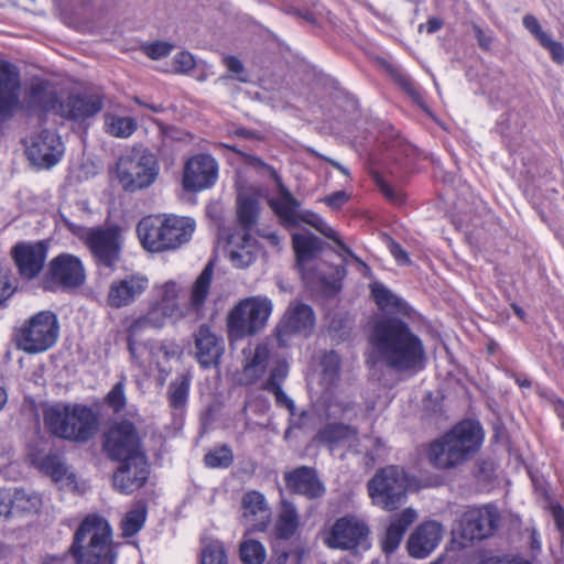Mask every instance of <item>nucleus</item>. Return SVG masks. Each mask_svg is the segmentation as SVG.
Listing matches in <instances>:
<instances>
[{"mask_svg": "<svg viewBox=\"0 0 564 564\" xmlns=\"http://www.w3.org/2000/svg\"><path fill=\"white\" fill-rule=\"evenodd\" d=\"M378 359L398 371H416L423 368L425 349L421 338L410 326L395 317L378 319L369 335Z\"/></svg>", "mask_w": 564, "mask_h": 564, "instance_id": "nucleus-1", "label": "nucleus"}, {"mask_svg": "<svg viewBox=\"0 0 564 564\" xmlns=\"http://www.w3.org/2000/svg\"><path fill=\"white\" fill-rule=\"evenodd\" d=\"M484 432L479 423L465 420L431 443L427 452L430 463L437 469L454 468L471 458L480 448Z\"/></svg>", "mask_w": 564, "mask_h": 564, "instance_id": "nucleus-2", "label": "nucleus"}, {"mask_svg": "<svg viewBox=\"0 0 564 564\" xmlns=\"http://www.w3.org/2000/svg\"><path fill=\"white\" fill-rule=\"evenodd\" d=\"M194 231V219L173 214L148 216L137 226L143 248L151 252L175 250L187 243Z\"/></svg>", "mask_w": 564, "mask_h": 564, "instance_id": "nucleus-3", "label": "nucleus"}, {"mask_svg": "<svg viewBox=\"0 0 564 564\" xmlns=\"http://www.w3.org/2000/svg\"><path fill=\"white\" fill-rule=\"evenodd\" d=\"M98 416L95 411L79 403H55L44 411V424L56 437L86 443L98 431Z\"/></svg>", "mask_w": 564, "mask_h": 564, "instance_id": "nucleus-4", "label": "nucleus"}, {"mask_svg": "<svg viewBox=\"0 0 564 564\" xmlns=\"http://www.w3.org/2000/svg\"><path fill=\"white\" fill-rule=\"evenodd\" d=\"M279 194L268 200L269 206L279 217L280 221L285 227H295L301 223L307 224L319 231L323 236L332 239L340 249L339 256H349L361 268L364 273L370 271L369 267L357 257L339 238L337 232L327 225V223L316 213L308 209H301L300 202L291 194V192L281 183L276 177Z\"/></svg>", "mask_w": 564, "mask_h": 564, "instance_id": "nucleus-5", "label": "nucleus"}, {"mask_svg": "<svg viewBox=\"0 0 564 564\" xmlns=\"http://www.w3.org/2000/svg\"><path fill=\"white\" fill-rule=\"evenodd\" d=\"M69 552L76 564H102L115 560L109 523L99 516H87L74 534Z\"/></svg>", "mask_w": 564, "mask_h": 564, "instance_id": "nucleus-6", "label": "nucleus"}, {"mask_svg": "<svg viewBox=\"0 0 564 564\" xmlns=\"http://www.w3.org/2000/svg\"><path fill=\"white\" fill-rule=\"evenodd\" d=\"M213 274V264L208 263L192 286L188 304L180 303L184 290L173 280L154 284L151 291V299L170 313L172 322L176 323L187 315L188 310L195 313H199L203 310L209 294Z\"/></svg>", "mask_w": 564, "mask_h": 564, "instance_id": "nucleus-7", "label": "nucleus"}, {"mask_svg": "<svg viewBox=\"0 0 564 564\" xmlns=\"http://www.w3.org/2000/svg\"><path fill=\"white\" fill-rule=\"evenodd\" d=\"M272 308V301L263 295L241 300L228 315L230 336L242 338L259 333L267 325Z\"/></svg>", "mask_w": 564, "mask_h": 564, "instance_id": "nucleus-8", "label": "nucleus"}, {"mask_svg": "<svg viewBox=\"0 0 564 564\" xmlns=\"http://www.w3.org/2000/svg\"><path fill=\"white\" fill-rule=\"evenodd\" d=\"M58 333L56 315L51 311H42L31 316L19 328L15 336L17 345L28 354L43 352L55 345Z\"/></svg>", "mask_w": 564, "mask_h": 564, "instance_id": "nucleus-9", "label": "nucleus"}, {"mask_svg": "<svg viewBox=\"0 0 564 564\" xmlns=\"http://www.w3.org/2000/svg\"><path fill=\"white\" fill-rule=\"evenodd\" d=\"M406 484V476L402 468L388 466L378 470L368 481L367 487L373 505L392 511L404 502Z\"/></svg>", "mask_w": 564, "mask_h": 564, "instance_id": "nucleus-10", "label": "nucleus"}, {"mask_svg": "<svg viewBox=\"0 0 564 564\" xmlns=\"http://www.w3.org/2000/svg\"><path fill=\"white\" fill-rule=\"evenodd\" d=\"M293 247L296 256V264L305 283L314 285L319 283L330 289H339V281L345 276L344 267L332 268L333 276L328 279L324 273H317L311 269L310 263L322 250L319 238L311 234H293Z\"/></svg>", "mask_w": 564, "mask_h": 564, "instance_id": "nucleus-11", "label": "nucleus"}, {"mask_svg": "<svg viewBox=\"0 0 564 564\" xmlns=\"http://www.w3.org/2000/svg\"><path fill=\"white\" fill-rule=\"evenodd\" d=\"M156 158L148 152L122 155L117 163V177L124 191L135 192L151 186L159 175Z\"/></svg>", "mask_w": 564, "mask_h": 564, "instance_id": "nucleus-12", "label": "nucleus"}, {"mask_svg": "<svg viewBox=\"0 0 564 564\" xmlns=\"http://www.w3.org/2000/svg\"><path fill=\"white\" fill-rule=\"evenodd\" d=\"M79 238L91 252L97 265L113 269L120 260L123 246L122 232L117 225L84 228Z\"/></svg>", "mask_w": 564, "mask_h": 564, "instance_id": "nucleus-13", "label": "nucleus"}, {"mask_svg": "<svg viewBox=\"0 0 564 564\" xmlns=\"http://www.w3.org/2000/svg\"><path fill=\"white\" fill-rule=\"evenodd\" d=\"M500 516L497 508L485 506L463 513L455 534L463 546L490 536L498 528Z\"/></svg>", "mask_w": 564, "mask_h": 564, "instance_id": "nucleus-14", "label": "nucleus"}, {"mask_svg": "<svg viewBox=\"0 0 564 564\" xmlns=\"http://www.w3.org/2000/svg\"><path fill=\"white\" fill-rule=\"evenodd\" d=\"M104 451L112 460L126 462L134 456H145L141 449L140 437L131 422L122 421L105 434Z\"/></svg>", "mask_w": 564, "mask_h": 564, "instance_id": "nucleus-15", "label": "nucleus"}, {"mask_svg": "<svg viewBox=\"0 0 564 564\" xmlns=\"http://www.w3.org/2000/svg\"><path fill=\"white\" fill-rule=\"evenodd\" d=\"M314 327L315 314L313 308L299 301L290 303L276 326V337L280 346H286L293 335L311 336Z\"/></svg>", "mask_w": 564, "mask_h": 564, "instance_id": "nucleus-16", "label": "nucleus"}, {"mask_svg": "<svg viewBox=\"0 0 564 564\" xmlns=\"http://www.w3.org/2000/svg\"><path fill=\"white\" fill-rule=\"evenodd\" d=\"M28 159L37 166L50 169L61 161L64 154L63 142L56 133L42 130L24 140Z\"/></svg>", "mask_w": 564, "mask_h": 564, "instance_id": "nucleus-17", "label": "nucleus"}, {"mask_svg": "<svg viewBox=\"0 0 564 564\" xmlns=\"http://www.w3.org/2000/svg\"><path fill=\"white\" fill-rule=\"evenodd\" d=\"M369 528L356 516H345L336 520L325 543L332 549L350 550L367 542Z\"/></svg>", "mask_w": 564, "mask_h": 564, "instance_id": "nucleus-18", "label": "nucleus"}, {"mask_svg": "<svg viewBox=\"0 0 564 564\" xmlns=\"http://www.w3.org/2000/svg\"><path fill=\"white\" fill-rule=\"evenodd\" d=\"M50 282L45 286L47 290L61 288L70 290L80 286L85 282V269L79 258L63 253L54 258L48 269Z\"/></svg>", "mask_w": 564, "mask_h": 564, "instance_id": "nucleus-19", "label": "nucleus"}, {"mask_svg": "<svg viewBox=\"0 0 564 564\" xmlns=\"http://www.w3.org/2000/svg\"><path fill=\"white\" fill-rule=\"evenodd\" d=\"M32 463L62 488L80 494L86 491V484L78 480L76 474L69 469L59 454H37L33 456Z\"/></svg>", "mask_w": 564, "mask_h": 564, "instance_id": "nucleus-20", "label": "nucleus"}, {"mask_svg": "<svg viewBox=\"0 0 564 564\" xmlns=\"http://www.w3.org/2000/svg\"><path fill=\"white\" fill-rule=\"evenodd\" d=\"M218 175V164L208 154H198L191 158L183 173V187L188 192H199L212 187Z\"/></svg>", "mask_w": 564, "mask_h": 564, "instance_id": "nucleus-21", "label": "nucleus"}, {"mask_svg": "<svg viewBox=\"0 0 564 564\" xmlns=\"http://www.w3.org/2000/svg\"><path fill=\"white\" fill-rule=\"evenodd\" d=\"M149 288V279L142 274H129L113 280L108 290L107 303L121 308L133 304Z\"/></svg>", "mask_w": 564, "mask_h": 564, "instance_id": "nucleus-22", "label": "nucleus"}, {"mask_svg": "<svg viewBox=\"0 0 564 564\" xmlns=\"http://www.w3.org/2000/svg\"><path fill=\"white\" fill-rule=\"evenodd\" d=\"M129 351L134 361L144 370H153L161 367V358L169 361L173 358H180L183 354L182 347L172 340H165L158 346L150 348L138 346L133 339L128 340Z\"/></svg>", "mask_w": 564, "mask_h": 564, "instance_id": "nucleus-23", "label": "nucleus"}, {"mask_svg": "<svg viewBox=\"0 0 564 564\" xmlns=\"http://www.w3.org/2000/svg\"><path fill=\"white\" fill-rule=\"evenodd\" d=\"M149 476V466L145 456L122 462L113 474V487L122 494H132L140 489Z\"/></svg>", "mask_w": 564, "mask_h": 564, "instance_id": "nucleus-24", "label": "nucleus"}, {"mask_svg": "<svg viewBox=\"0 0 564 564\" xmlns=\"http://www.w3.org/2000/svg\"><path fill=\"white\" fill-rule=\"evenodd\" d=\"M57 93L46 79L34 77L25 86L23 107L31 112H48L57 106Z\"/></svg>", "mask_w": 564, "mask_h": 564, "instance_id": "nucleus-25", "label": "nucleus"}, {"mask_svg": "<svg viewBox=\"0 0 564 564\" xmlns=\"http://www.w3.org/2000/svg\"><path fill=\"white\" fill-rule=\"evenodd\" d=\"M443 527L436 521L421 523L408 540V551L411 556L424 558L440 544L443 538Z\"/></svg>", "mask_w": 564, "mask_h": 564, "instance_id": "nucleus-26", "label": "nucleus"}, {"mask_svg": "<svg viewBox=\"0 0 564 564\" xmlns=\"http://www.w3.org/2000/svg\"><path fill=\"white\" fill-rule=\"evenodd\" d=\"M20 72L13 64L0 59V116L9 118L19 101Z\"/></svg>", "mask_w": 564, "mask_h": 564, "instance_id": "nucleus-27", "label": "nucleus"}, {"mask_svg": "<svg viewBox=\"0 0 564 564\" xmlns=\"http://www.w3.org/2000/svg\"><path fill=\"white\" fill-rule=\"evenodd\" d=\"M12 257L22 276L32 279L43 269L46 260V247L43 242L18 243L12 249Z\"/></svg>", "mask_w": 564, "mask_h": 564, "instance_id": "nucleus-28", "label": "nucleus"}, {"mask_svg": "<svg viewBox=\"0 0 564 564\" xmlns=\"http://www.w3.org/2000/svg\"><path fill=\"white\" fill-rule=\"evenodd\" d=\"M195 357L203 368L217 366L225 351L223 338L214 334L209 327L202 325L194 334Z\"/></svg>", "mask_w": 564, "mask_h": 564, "instance_id": "nucleus-29", "label": "nucleus"}, {"mask_svg": "<svg viewBox=\"0 0 564 564\" xmlns=\"http://www.w3.org/2000/svg\"><path fill=\"white\" fill-rule=\"evenodd\" d=\"M242 517L251 531H264L271 521V510L265 497L256 490L242 497Z\"/></svg>", "mask_w": 564, "mask_h": 564, "instance_id": "nucleus-30", "label": "nucleus"}, {"mask_svg": "<svg viewBox=\"0 0 564 564\" xmlns=\"http://www.w3.org/2000/svg\"><path fill=\"white\" fill-rule=\"evenodd\" d=\"M286 487L299 495L310 499L319 498L325 492V487L313 468L302 466L285 474Z\"/></svg>", "mask_w": 564, "mask_h": 564, "instance_id": "nucleus-31", "label": "nucleus"}, {"mask_svg": "<svg viewBox=\"0 0 564 564\" xmlns=\"http://www.w3.org/2000/svg\"><path fill=\"white\" fill-rule=\"evenodd\" d=\"M101 108L102 100L97 94L72 95L61 105V112L74 120H85L98 113Z\"/></svg>", "mask_w": 564, "mask_h": 564, "instance_id": "nucleus-32", "label": "nucleus"}, {"mask_svg": "<svg viewBox=\"0 0 564 564\" xmlns=\"http://www.w3.org/2000/svg\"><path fill=\"white\" fill-rule=\"evenodd\" d=\"M247 362L239 373L238 381L241 384L256 382L265 372L270 351L267 345L259 344L253 349H245Z\"/></svg>", "mask_w": 564, "mask_h": 564, "instance_id": "nucleus-33", "label": "nucleus"}, {"mask_svg": "<svg viewBox=\"0 0 564 564\" xmlns=\"http://www.w3.org/2000/svg\"><path fill=\"white\" fill-rule=\"evenodd\" d=\"M416 518V511L406 508L391 520L382 541V549L386 553H392L399 547L405 531Z\"/></svg>", "mask_w": 564, "mask_h": 564, "instance_id": "nucleus-34", "label": "nucleus"}, {"mask_svg": "<svg viewBox=\"0 0 564 564\" xmlns=\"http://www.w3.org/2000/svg\"><path fill=\"white\" fill-rule=\"evenodd\" d=\"M167 322H172V315L150 297L147 313L130 325L129 338L132 339L133 336L147 328L161 329Z\"/></svg>", "mask_w": 564, "mask_h": 564, "instance_id": "nucleus-35", "label": "nucleus"}, {"mask_svg": "<svg viewBox=\"0 0 564 564\" xmlns=\"http://www.w3.org/2000/svg\"><path fill=\"white\" fill-rule=\"evenodd\" d=\"M370 288L373 300L381 311L389 314L410 315L411 307L408 303L382 283H372Z\"/></svg>", "mask_w": 564, "mask_h": 564, "instance_id": "nucleus-36", "label": "nucleus"}, {"mask_svg": "<svg viewBox=\"0 0 564 564\" xmlns=\"http://www.w3.org/2000/svg\"><path fill=\"white\" fill-rule=\"evenodd\" d=\"M358 431L343 423H330L321 429L314 437L317 443L325 444L330 451H334L338 445L356 440Z\"/></svg>", "mask_w": 564, "mask_h": 564, "instance_id": "nucleus-37", "label": "nucleus"}, {"mask_svg": "<svg viewBox=\"0 0 564 564\" xmlns=\"http://www.w3.org/2000/svg\"><path fill=\"white\" fill-rule=\"evenodd\" d=\"M323 412L326 420H352L357 416L356 403L341 395H327L323 400Z\"/></svg>", "mask_w": 564, "mask_h": 564, "instance_id": "nucleus-38", "label": "nucleus"}, {"mask_svg": "<svg viewBox=\"0 0 564 564\" xmlns=\"http://www.w3.org/2000/svg\"><path fill=\"white\" fill-rule=\"evenodd\" d=\"M299 524L300 518L295 506L289 501H282L273 529L275 538L290 539L296 532Z\"/></svg>", "mask_w": 564, "mask_h": 564, "instance_id": "nucleus-39", "label": "nucleus"}, {"mask_svg": "<svg viewBox=\"0 0 564 564\" xmlns=\"http://www.w3.org/2000/svg\"><path fill=\"white\" fill-rule=\"evenodd\" d=\"M259 214V200L254 193L241 192L237 197V215L245 229L256 224Z\"/></svg>", "mask_w": 564, "mask_h": 564, "instance_id": "nucleus-40", "label": "nucleus"}, {"mask_svg": "<svg viewBox=\"0 0 564 564\" xmlns=\"http://www.w3.org/2000/svg\"><path fill=\"white\" fill-rule=\"evenodd\" d=\"M106 132L116 138H129L138 128V123L132 117H121L107 115L105 119Z\"/></svg>", "mask_w": 564, "mask_h": 564, "instance_id": "nucleus-41", "label": "nucleus"}, {"mask_svg": "<svg viewBox=\"0 0 564 564\" xmlns=\"http://www.w3.org/2000/svg\"><path fill=\"white\" fill-rule=\"evenodd\" d=\"M241 239L243 242L241 246L235 245V237L229 241V245L231 246L229 251L230 260L236 268L240 269L246 268L253 262L250 236L247 232H243Z\"/></svg>", "mask_w": 564, "mask_h": 564, "instance_id": "nucleus-42", "label": "nucleus"}, {"mask_svg": "<svg viewBox=\"0 0 564 564\" xmlns=\"http://www.w3.org/2000/svg\"><path fill=\"white\" fill-rule=\"evenodd\" d=\"M11 502L17 512H36L41 508L42 498L36 492L15 489L12 492Z\"/></svg>", "mask_w": 564, "mask_h": 564, "instance_id": "nucleus-43", "label": "nucleus"}, {"mask_svg": "<svg viewBox=\"0 0 564 564\" xmlns=\"http://www.w3.org/2000/svg\"><path fill=\"white\" fill-rule=\"evenodd\" d=\"M239 553L245 564H262L267 558V551L263 544L252 539L241 542Z\"/></svg>", "mask_w": 564, "mask_h": 564, "instance_id": "nucleus-44", "label": "nucleus"}, {"mask_svg": "<svg viewBox=\"0 0 564 564\" xmlns=\"http://www.w3.org/2000/svg\"><path fill=\"white\" fill-rule=\"evenodd\" d=\"M147 511L142 506H138L126 513L121 521L123 536L130 538L137 534L144 524Z\"/></svg>", "mask_w": 564, "mask_h": 564, "instance_id": "nucleus-45", "label": "nucleus"}, {"mask_svg": "<svg viewBox=\"0 0 564 564\" xmlns=\"http://www.w3.org/2000/svg\"><path fill=\"white\" fill-rule=\"evenodd\" d=\"M340 358L335 351L324 354L322 358V379L327 384L334 383L339 376Z\"/></svg>", "mask_w": 564, "mask_h": 564, "instance_id": "nucleus-46", "label": "nucleus"}, {"mask_svg": "<svg viewBox=\"0 0 564 564\" xmlns=\"http://www.w3.org/2000/svg\"><path fill=\"white\" fill-rule=\"evenodd\" d=\"M188 389L189 381L186 378H182L170 383L167 394L172 408L180 409L185 405Z\"/></svg>", "mask_w": 564, "mask_h": 564, "instance_id": "nucleus-47", "label": "nucleus"}, {"mask_svg": "<svg viewBox=\"0 0 564 564\" xmlns=\"http://www.w3.org/2000/svg\"><path fill=\"white\" fill-rule=\"evenodd\" d=\"M234 459L231 449L228 446H220L205 455V464L212 468H226Z\"/></svg>", "mask_w": 564, "mask_h": 564, "instance_id": "nucleus-48", "label": "nucleus"}, {"mask_svg": "<svg viewBox=\"0 0 564 564\" xmlns=\"http://www.w3.org/2000/svg\"><path fill=\"white\" fill-rule=\"evenodd\" d=\"M105 403L113 412L121 411L127 404L124 379L118 381L105 397Z\"/></svg>", "mask_w": 564, "mask_h": 564, "instance_id": "nucleus-49", "label": "nucleus"}, {"mask_svg": "<svg viewBox=\"0 0 564 564\" xmlns=\"http://www.w3.org/2000/svg\"><path fill=\"white\" fill-rule=\"evenodd\" d=\"M227 556L223 545L210 544L203 550L202 564H226Z\"/></svg>", "mask_w": 564, "mask_h": 564, "instance_id": "nucleus-50", "label": "nucleus"}, {"mask_svg": "<svg viewBox=\"0 0 564 564\" xmlns=\"http://www.w3.org/2000/svg\"><path fill=\"white\" fill-rule=\"evenodd\" d=\"M196 65V61L187 51L177 53L172 61L173 72L177 74H186L192 70Z\"/></svg>", "mask_w": 564, "mask_h": 564, "instance_id": "nucleus-51", "label": "nucleus"}, {"mask_svg": "<svg viewBox=\"0 0 564 564\" xmlns=\"http://www.w3.org/2000/svg\"><path fill=\"white\" fill-rule=\"evenodd\" d=\"M289 373V367L285 362H279L270 373L269 379L264 384V389L281 387Z\"/></svg>", "mask_w": 564, "mask_h": 564, "instance_id": "nucleus-52", "label": "nucleus"}, {"mask_svg": "<svg viewBox=\"0 0 564 564\" xmlns=\"http://www.w3.org/2000/svg\"><path fill=\"white\" fill-rule=\"evenodd\" d=\"M173 45L166 42H154L143 47L144 53L152 59H160L167 56Z\"/></svg>", "mask_w": 564, "mask_h": 564, "instance_id": "nucleus-53", "label": "nucleus"}, {"mask_svg": "<svg viewBox=\"0 0 564 564\" xmlns=\"http://www.w3.org/2000/svg\"><path fill=\"white\" fill-rule=\"evenodd\" d=\"M15 291V286L12 283L11 276L8 271L0 270V306L4 305L6 302L12 296Z\"/></svg>", "mask_w": 564, "mask_h": 564, "instance_id": "nucleus-54", "label": "nucleus"}, {"mask_svg": "<svg viewBox=\"0 0 564 564\" xmlns=\"http://www.w3.org/2000/svg\"><path fill=\"white\" fill-rule=\"evenodd\" d=\"M522 23L524 28L539 41L540 44L549 36V34L542 30L538 19L534 15H524Z\"/></svg>", "mask_w": 564, "mask_h": 564, "instance_id": "nucleus-55", "label": "nucleus"}, {"mask_svg": "<svg viewBox=\"0 0 564 564\" xmlns=\"http://www.w3.org/2000/svg\"><path fill=\"white\" fill-rule=\"evenodd\" d=\"M376 182L387 199H389L392 203H401L403 200L402 192L389 185L386 181H383L382 177L377 175Z\"/></svg>", "mask_w": 564, "mask_h": 564, "instance_id": "nucleus-56", "label": "nucleus"}, {"mask_svg": "<svg viewBox=\"0 0 564 564\" xmlns=\"http://www.w3.org/2000/svg\"><path fill=\"white\" fill-rule=\"evenodd\" d=\"M541 45L550 52L556 63L564 62V46L560 42L553 41L549 35Z\"/></svg>", "mask_w": 564, "mask_h": 564, "instance_id": "nucleus-57", "label": "nucleus"}, {"mask_svg": "<svg viewBox=\"0 0 564 564\" xmlns=\"http://www.w3.org/2000/svg\"><path fill=\"white\" fill-rule=\"evenodd\" d=\"M267 390L274 394L278 405L285 406L293 414L295 409L294 402L285 394L281 387L268 388Z\"/></svg>", "mask_w": 564, "mask_h": 564, "instance_id": "nucleus-58", "label": "nucleus"}, {"mask_svg": "<svg viewBox=\"0 0 564 564\" xmlns=\"http://www.w3.org/2000/svg\"><path fill=\"white\" fill-rule=\"evenodd\" d=\"M349 196L344 191L335 192L328 196H326L323 200L326 205H328L330 208L337 209L341 207L347 200Z\"/></svg>", "mask_w": 564, "mask_h": 564, "instance_id": "nucleus-59", "label": "nucleus"}, {"mask_svg": "<svg viewBox=\"0 0 564 564\" xmlns=\"http://www.w3.org/2000/svg\"><path fill=\"white\" fill-rule=\"evenodd\" d=\"M11 499V491L0 490V517H8L14 511Z\"/></svg>", "mask_w": 564, "mask_h": 564, "instance_id": "nucleus-60", "label": "nucleus"}, {"mask_svg": "<svg viewBox=\"0 0 564 564\" xmlns=\"http://www.w3.org/2000/svg\"><path fill=\"white\" fill-rule=\"evenodd\" d=\"M389 249L391 254L399 264L404 265L410 263V259L406 251L399 243L392 241L389 246Z\"/></svg>", "mask_w": 564, "mask_h": 564, "instance_id": "nucleus-61", "label": "nucleus"}, {"mask_svg": "<svg viewBox=\"0 0 564 564\" xmlns=\"http://www.w3.org/2000/svg\"><path fill=\"white\" fill-rule=\"evenodd\" d=\"M481 564H532L529 560H525L523 557H509V556H502V557H494L489 558Z\"/></svg>", "mask_w": 564, "mask_h": 564, "instance_id": "nucleus-62", "label": "nucleus"}, {"mask_svg": "<svg viewBox=\"0 0 564 564\" xmlns=\"http://www.w3.org/2000/svg\"><path fill=\"white\" fill-rule=\"evenodd\" d=\"M399 83L410 96H412L415 100H419L420 93L410 78L405 76H400Z\"/></svg>", "mask_w": 564, "mask_h": 564, "instance_id": "nucleus-63", "label": "nucleus"}, {"mask_svg": "<svg viewBox=\"0 0 564 564\" xmlns=\"http://www.w3.org/2000/svg\"><path fill=\"white\" fill-rule=\"evenodd\" d=\"M443 25V22L437 18H430L425 24H421L419 26V31L422 32L425 30L429 34H432L438 31Z\"/></svg>", "mask_w": 564, "mask_h": 564, "instance_id": "nucleus-64", "label": "nucleus"}]
</instances>
